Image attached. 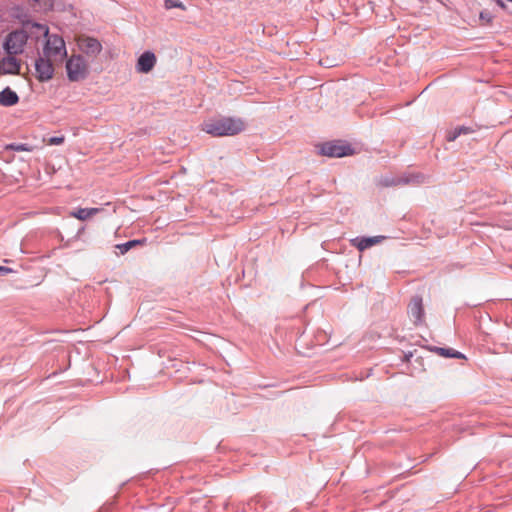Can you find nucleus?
Here are the masks:
<instances>
[{
  "label": "nucleus",
  "instance_id": "3",
  "mask_svg": "<svg viewBox=\"0 0 512 512\" xmlns=\"http://www.w3.org/2000/svg\"><path fill=\"white\" fill-rule=\"evenodd\" d=\"M67 77L70 81L77 82L87 77L89 65L81 54H73L66 61Z\"/></svg>",
  "mask_w": 512,
  "mask_h": 512
},
{
  "label": "nucleus",
  "instance_id": "20",
  "mask_svg": "<svg viewBox=\"0 0 512 512\" xmlns=\"http://www.w3.org/2000/svg\"><path fill=\"white\" fill-rule=\"evenodd\" d=\"M64 140H65L64 136L51 137L48 140V144L49 145H61L64 142Z\"/></svg>",
  "mask_w": 512,
  "mask_h": 512
},
{
  "label": "nucleus",
  "instance_id": "4",
  "mask_svg": "<svg viewBox=\"0 0 512 512\" xmlns=\"http://www.w3.org/2000/svg\"><path fill=\"white\" fill-rule=\"evenodd\" d=\"M75 42L79 51L90 59L97 58V56L103 50L102 44L97 38L88 36L86 34L76 35Z\"/></svg>",
  "mask_w": 512,
  "mask_h": 512
},
{
  "label": "nucleus",
  "instance_id": "16",
  "mask_svg": "<svg viewBox=\"0 0 512 512\" xmlns=\"http://www.w3.org/2000/svg\"><path fill=\"white\" fill-rule=\"evenodd\" d=\"M470 132V129L467 128V127H459L457 129L454 130V132H451L448 134L447 136V140L448 141H454L460 134L462 133H469Z\"/></svg>",
  "mask_w": 512,
  "mask_h": 512
},
{
  "label": "nucleus",
  "instance_id": "12",
  "mask_svg": "<svg viewBox=\"0 0 512 512\" xmlns=\"http://www.w3.org/2000/svg\"><path fill=\"white\" fill-rule=\"evenodd\" d=\"M384 239L383 236L367 237V238H355L351 242L360 251H363L373 245L380 243Z\"/></svg>",
  "mask_w": 512,
  "mask_h": 512
},
{
  "label": "nucleus",
  "instance_id": "8",
  "mask_svg": "<svg viewBox=\"0 0 512 512\" xmlns=\"http://www.w3.org/2000/svg\"><path fill=\"white\" fill-rule=\"evenodd\" d=\"M408 314L413 320L415 325L424 323L425 311L423 306V300L420 296H414L408 305Z\"/></svg>",
  "mask_w": 512,
  "mask_h": 512
},
{
  "label": "nucleus",
  "instance_id": "1",
  "mask_svg": "<svg viewBox=\"0 0 512 512\" xmlns=\"http://www.w3.org/2000/svg\"><path fill=\"white\" fill-rule=\"evenodd\" d=\"M201 128L214 137L234 136L244 130L245 123L240 118H211L204 121Z\"/></svg>",
  "mask_w": 512,
  "mask_h": 512
},
{
  "label": "nucleus",
  "instance_id": "5",
  "mask_svg": "<svg viewBox=\"0 0 512 512\" xmlns=\"http://www.w3.org/2000/svg\"><path fill=\"white\" fill-rule=\"evenodd\" d=\"M27 34L23 30L13 31L8 34L4 43V49L9 55L20 54L27 42Z\"/></svg>",
  "mask_w": 512,
  "mask_h": 512
},
{
  "label": "nucleus",
  "instance_id": "9",
  "mask_svg": "<svg viewBox=\"0 0 512 512\" xmlns=\"http://www.w3.org/2000/svg\"><path fill=\"white\" fill-rule=\"evenodd\" d=\"M157 58L151 51H146L140 55L136 63V70L139 73H149L156 65Z\"/></svg>",
  "mask_w": 512,
  "mask_h": 512
},
{
  "label": "nucleus",
  "instance_id": "6",
  "mask_svg": "<svg viewBox=\"0 0 512 512\" xmlns=\"http://www.w3.org/2000/svg\"><path fill=\"white\" fill-rule=\"evenodd\" d=\"M320 153L328 157H343L351 154V148L340 141H332L322 144Z\"/></svg>",
  "mask_w": 512,
  "mask_h": 512
},
{
  "label": "nucleus",
  "instance_id": "13",
  "mask_svg": "<svg viewBox=\"0 0 512 512\" xmlns=\"http://www.w3.org/2000/svg\"><path fill=\"white\" fill-rule=\"evenodd\" d=\"M101 211L99 208H78L70 212V216L81 221H85Z\"/></svg>",
  "mask_w": 512,
  "mask_h": 512
},
{
  "label": "nucleus",
  "instance_id": "2",
  "mask_svg": "<svg viewBox=\"0 0 512 512\" xmlns=\"http://www.w3.org/2000/svg\"><path fill=\"white\" fill-rule=\"evenodd\" d=\"M35 27L41 30L44 36L47 37L43 49V55L47 58L53 59L54 62L62 61L67 55L65 42L62 37L58 35H49V29L44 25L36 24Z\"/></svg>",
  "mask_w": 512,
  "mask_h": 512
},
{
  "label": "nucleus",
  "instance_id": "21",
  "mask_svg": "<svg viewBox=\"0 0 512 512\" xmlns=\"http://www.w3.org/2000/svg\"><path fill=\"white\" fill-rule=\"evenodd\" d=\"M10 271L9 268L0 266V273H8Z\"/></svg>",
  "mask_w": 512,
  "mask_h": 512
},
{
  "label": "nucleus",
  "instance_id": "18",
  "mask_svg": "<svg viewBox=\"0 0 512 512\" xmlns=\"http://www.w3.org/2000/svg\"><path fill=\"white\" fill-rule=\"evenodd\" d=\"M139 242L136 240L128 241L124 244L117 245V248L120 249L121 254L128 252L132 247L137 245Z\"/></svg>",
  "mask_w": 512,
  "mask_h": 512
},
{
  "label": "nucleus",
  "instance_id": "17",
  "mask_svg": "<svg viewBox=\"0 0 512 512\" xmlns=\"http://www.w3.org/2000/svg\"><path fill=\"white\" fill-rule=\"evenodd\" d=\"M165 7H166V9H171V8H180L182 10L186 9L184 4L179 0H165Z\"/></svg>",
  "mask_w": 512,
  "mask_h": 512
},
{
  "label": "nucleus",
  "instance_id": "19",
  "mask_svg": "<svg viewBox=\"0 0 512 512\" xmlns=\"http://www.w3.org/2000/svg\"><path fill=\"white\" fill-rule=\"evenodd\" d=\"M480 21L483 25L489 24L492 21V14L489 11H482L479 15Z\"/></svg>",
  "mask_w": 512,
  "mask_h": 512
},
{
  "label": "nucleus",
  "instance_id": "14",
  "mask_svg": "<svg viewBox=\"0 0 512 512\" xmlns=\"http://www.w3.org/2000/svg\"><path fill=\"white\" fill-rule=\"evenodd\" d=\"M438 353L445 357L451 358H464V355L458 351H454L452 349L438 348Z\"/></svg>",
  "mask_w": 512,
  "mask_h": 512
},
{
  "label": "nucleus",
  "instance_id": "11",
  "mask_svg": "<svg viewBox=\"0 0 512 512\" xmlns=\"http://www.w3.org/2000/svg\"><path fill=\"white\" fill-rule=\"evenodd\" d=\"M19 102V97L15 91L9 87L0 92V105L4 107L14 106Z\"/></svg>",
  "mask_w": 512,
  "mask_h": 512
},
{
  "label": "nucleus",
  "instance_id": "10",
  "mask_svg": "<svg viewBox=\"0 0 512 512\" xmlns=\"http://www.w3.org/2000/svg\"><path fill=\"white\" fill-rule=\"evenodd\" d=\"M20 65L15 57L9 55L0 61L1 74H17L19 73Z\"/></svg>",
  "mask_w": 512,
  "mask_h": 512
},
{
  "label": "nucleus",
  "instance_id": "15",
  "mask_svg": "<svg viewBox=\"0 0 512 512\" xmlns=\"http://www.w3.org/2000/svg\"><path fill=\"white\" fill-rule=\"evenodd\" d=\"M6 149L17 151V152H31L33 148L29 146L28 144H9L7 145Z\"/></svg>",
  "mask_w": 512,
  "mask_h": 512
},
{
  "label": "nucleus",
  "instance_id": "7",
  "mask_svg": "<svg viewBox=\"0 0 512 512\" xmlns=\"http://www.w3.org/2000/svg\"><path fill=\"white\" fill-rule=\"evenodd\" d=\"M53 59L47 58L44 55L36 60L35 62V70H36V78L41 81H48L54 75V66Z\"/></svg>",
  "mask_w": 512,
  "mask_h": 512
}]
</instances>
